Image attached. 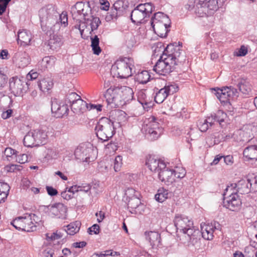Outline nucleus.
Returning <instances> with one entry per match:
<instances>
[{
  "label": "nucleus",
  "instance_id": "1",
  "mask_svg": "<svg viewBox=\"0 0 257 257\" xmlns=\"http://www.w3.org/2000/svg\"><path fill=\"white\" fill-rule=\"evenodd\" d=\"M39 17L43 31L58 32L65 29L68 25L67 14L63 12L59 14L56 7L53 4H48L39 11Z\"/></svg>",
  "mask_w": 257,
  "mask_h": 257
},
{
  "label": "nucleus",
  "instance_id": "2",
  "mask_svg": "<svg viewBox=\"0 0 257 257\" xmlns=\"http://www.w3.org/2000/svg\"><path fill=\"white\" fill-rule=\"evenodd\" d=\"M173 46L168 45L163 54L154 66L153 70L160 75H166L173 71L176 66L185 61V56L179 47L173 48L174 51L169 53V49L172 51Z\"/></svg>",
  "mask_w": 257,
  "mask_h": 257
},
{
  "label": "nucleus",
  "instance_id": "3",
  "mask_svg": "<svg viewBox=\"0 0 257 257\" xmlns=\"http://www.w3.org/2000/svg\"><path fill=\"white\" fill-rule=\"evenodd\" d=\"M104 96L108 104L112 106H118L132 100L134 97V91L130 87L122 86L107 89Z\"/></svg>",
  "mask_w": 257,
  "mask_h": 257
},
{
  "label": "nucleus",
  "instance_id": "4",
  "mask_svg": "<svg viewBox=\"0 0 257 257\" xmlns=\"http://www.w3.org/2000/svg\"><path fill=\"white\" fill-rule=\"evenodd\" d=\"M171 23L169 17L160 12L155 13L151 20V26L154 32L161 38L167 37Z\"/></svg>",
  "mask_w": 257,
  "mask_h": 257
},
{
  "label": "nucleus",
  "instance_id": "5",
  "mask_svg": "<svg viewBox=\"0 0 257 257\" xmlns=\"http://www.w3.org/2000/svg\"><path fill=\"white\" fill-rule=\"evenodd\" d=\"M132 66H133V60L131 58H120L112 65L110 73L113 77L126 78L132 75Z\"/></svg>",
  "mask_w": 257,
  "mask_h": 257
},
{
  "label": "nucleus",
  "instance_id": "6",
  "mask_svg": "<svg viewBox=\"0 0 257 257\" xmlns=\"http://www.w3.org/2000/svg\"><path fill=\"white\" fill-rule=\"evenodd\" d=\"M95 132L99 140L102 142L108 141L115 133L113 122L107 117L101 118L95 127Z\"/></svg>",
  "mask_w": 257,
  "mask_h": 257
},
{
  "label": "nucleus",
  "instance_id": "7",
  "mask_svg": "<svg viewBox=\"0 0 257 257\" xmlns=\"http://www.w3.org/2000/svg\"><path fill=\"white\" fill-rule=\"evenodd\" d=\"M142 131L149 140L154 141L158 139L163 133V128L157 121V119L152 116L145 121Z\"/></svg>",
  "mask_w": 257,
  "mask_h": 257
},
{
  "label": "nucleus",
  "instance_id": "8",
  "mask_svg": "<svg viewBox=\"0 0 257 257\" xmlns=\"http://www.w3.org/2000/svg\"><path fill=\"white\" fill-rule=\"evenodd\" d=\"M154 10L155 7L151 3L140 4L132 11L131 20L134 24L142 23L145 18L150 17Z\"/></svg>",
  "mask_w": 257,
  "mask_h": 257
},
{
  "label": "nucleus",
  "instance_id": "9",
  "mask_svg": "<svg viewBox=\"0 0 257 257\" xmlns=\"http://www.w3.org/2000/svg\"><path fill=\"white\" fill-rule=\"evenodd\" d=\"M50 33V39L45 44L49 46L50 49L54 50L60 48L63 44L64 37H68L69 31H67L66 27L58 32L49 31Z\"/></svg>",
  "mask_w": 257,
  "mask_h": 257
},
{
  "label": "nucleus",
  "instance_id": "10",
  "mask_svg": "<svg viewBox=\"0 0 257 257\" xmlns=\"http://www.w3.org/2000/svg\"><path fill=\"white\" fill-rule=\"evenodd\" d=\"M212 92L216 96L221 102H226L230 99H235L239 95L237 89L232 86H226L222 88H214L212 89Z\"/></svg>",
  "mask_w": 257,
  "mask_h": 257
},
{
  "label": "nucleus",
  "instance_id": "11",
  "mask_svg": "<svg viewBox=\"0 0 257 257\" xmlns=\"http://www.w3.org/2000/svg\"><path fill=\"white\" fill-rule=\"evenodd\" d=\"M197 7L196 13L199 17H203L211 14V11L217 10L218 2L217 0H199Z\"/></svg>",
  "mask_w": 257,
  "mask_h": 257
},
{
  "label": "nucleus",
  "instance_id": "12",
  "mask_svg": "<svg viewBox=\"0 0 257 257\" xmlns=\"http://www.w3.org/2000/svg\"><path fill=\"white\" fill-rule=\"evenodd\" d=\"M83 20V22L79 21L78 24L74 26L75 29L79 30L82 37H83V35L85 31L89 34H91L94 30L97 29L101 23L99 18L98 17L89 19V22L87 20Z\"/></svg>",
  "mask_w": 257,
  "mask_h": 257
},
{
  "label": "nucleus",
  "instance_id": "13",
  "mask_svg": "<svg viewBox=\"0 0 257 257\" xmlns=\"http://www.w3.org/2000/svg\"><path fill=\"white\" fill-rule=\"evenodd\" d=\"M223 206L232 211L238 210L241 205V201L236 192L229 191L227 195H224Z\"/></svg>",
  "mask_w": 257,
  "mask_h": 257
},
{
  "label": "nucleus",
  "instance_id": "14",
  "mask_svg": "<svg viewBox=\"0 0 257 257\" xmlns=\"http://www.w3.org/2000/svg\"><path fill=\"white\" fill-rule=\"evenodd\" d=\"M10 89L15 96H20L28 88V83L25 79L18 77H12L9 81Z\"/></svg>",
  "mask_w": 257,
  "mask_h": 257
},
{
  "label": "nucleus",
  "instance_id": "15",
  "mask_svg": "<svg viewBox=\"0 0 257 257\" xmlns=\"http://www.w3.org/2000/svg\"><path fill=\"white\" fill-rule=\"evenodd\" d=\"M201 236L202 235L200 231L198 229H195L194 226L187 230V231L183 234V237L185 238L183 241L184 243H187L189 246L191 245L198 247L200 244Z\"/></svg>",
  "mask_w": 257,
  "mask_h": 257
},
{
  "label": "nucleus",
  "instance_id": "16",
  "mask_svg": "<svg viewBox=\"0 0 257 257\" xmlns=\"http://www.w3.org/2000/svg\"><path fill=\"white\" fill-rule=\"evenodd\" d=\"M229 191H234L241 194H246L251 192L247 179H241L236 184H231L230 186H227L225 189L223 195H227Z\"/></svg>",
  "mask_w": 257,
  "mask_h": 257
},
{
  "label": "nucleus",
  "instance_id": "17",
  "mask_svg": "<svg viewBox=\"0 0 257 257\" xmlns=\"http://www.w3.org/2000/svg\"><path fill=\"white\" fill-rule=\"evenodd\" d=\"M174 221L177 231L180 230L183 234L186 232L187 230L194 227L193 221L183 215H176Z\"/></svg>",
  "mask_w": 257,
  "mask_h": 257
},
{
  "label": "nucleus",
  "instance_id": "18",
  "mask_svg": "<svg viewBox=\"0 0 257 257\" xmlns=\"http://www.w3.org/2000/svg\"><path fill=\"white\" fill-rule=\"evenodd\" d=\"M92 153L91 147L87 146L86 144H81L76 149L74 155L76 159L82 162H87Z\"/></svg>",
  "mask_w": 257,
  "mask_h": 257
},
{
  "label": "nucleus",
  "instance_id": "19",
  "mask_svg": "<svg viewBox=\"0 0 257 257\" xmlns=\"http://www.w3.org/2000/svg\"><path fill=\"white\" fill-rule=\"evenodd\" d=\"M51 111L54 116L57 118L62 117L63 115L68 114L69 111L68 104L62 105L58 103L56 99H51Z\"/></svg>",
  "mask_w": 257,
  "mask_h": 257
},
{
  "label": "nucleus",
  "instance_id": "20",
  "mask_svg": "<svg viewBox=\"0 0 257 257\" xmlns=\"http://www.w3.org/2000/svg\"><path fill=\"white\" fill-rule=\"evenodd\" d=\"M50 215L58 218L65 219L66 218L67 208L62 203H57L48 206Z\"/></svg>",
  "mask_w": 257,
  "mask_h": 257
},
{
  "label": "nucleus",
  "instance_id": "21",
  "mask_svg": "<svg viewBox=\"0 0 257 257\" xmlns=\"http://www.w3.org/2000/svg\"><path fill=\"white\" fill-rule=\"evenodd\" d=\"M158 178L162 182H164L166 185H169L170 184L175 181V178L173 175V169H170L166 167L160 170L158 172Z\"/></svg>",
  "mask_w": 257,
  "mask_h": 257
},
{
  "label": "nucleus",
  "instance_id": "22",
  "mask_svg": "<svg viewBox=\"0 0 257 257\" xmlns=\"http://www.w3.org/2000/svg\"><path fill=\"white\" fill-rule=\"evenodd\" d=\"M146 165L151 171L154 172H158L160 169L165 168V163L163 161L152 156L147 158Z\"/></svg>",
  "mask_w": 257,
  "mask_h": 257
},
{
  "label": "nucleus",
  "instance_id": "23",
  "mask_svg": "<svg viewBox=\"0 0 257 257\" xmlns=\"http://www.w3.org/2000/svg\"><path fill=\"white\" fill-rule=\"evenodd\" d=\"M13 59L19 68H24L30 62V58L28 54L25 52H18L15 54Z\"/></svg>",
  "mask_w": 257,
  "mask_h": 257
},
{
  "label": "nucleus",
  "instance_id": "24",
  "mask_svg": "<svg viewBox=\"0 0 257 257\" xmlns=\"http://www.w3.org/2000/svg\"><path fill=\"white\" fill-rule=\"evenodd\" d=\"M145 234L146 239L149 241L153 248H157L161 245V236L158 232H145Z\"/></svg>",
  "mask_w": 257,
  "mask_h": 257
},
{
  "label": "nucleus",
  "instance_id": "25",
  "mask_svg": "<svg viewBox=\"0 0 257 257\" xmlns=\"http://www.w3.org/2000/svg\"><path fill=\"white\" fill-rule=\"evenodd\" d=\"M33 134L38 146L45 144L48 139L47 131L46 128L33 130Z\"/></svg>",
  "mask_w": 257,
  "mask_h": 257
},
{
  "label": "nucleus",
  "instance_id": "26",
  "mask_svg": "<svg viewBox=\"0 0 257 257\" xmlns=\"http://www.w3.org/2000/svg\"><path fill=\"white\" fill-rule=\"evenodd\" d=\"M32 39L31 34L26 30H20L18 34V43L21 46H26L30 45Z\"/></svg>",
  "mask_w": 257,
  "mask_h": 257
},
{
  "label": "nucleus",
  "instance_id": "27",
  "mask_svg": "<svg viewBox=\"0 0 257 257\" xmlns=\"http://www.w3.org/2000/svg\"><path fill=\"white\" fill-rule=\"evenodd\" d=\"M237 86L239 91L245 96H249L252 94L251 85L246 79H240L237 84Z\"/></svg>",
  "mask_w": 257,
  "mask_h": 257
},
{
  "label": "nucleus",
  "instance_id": "28",
  "mask_svg": "<svg viewBox=\"0 0 257 257\" xmlns=\"http://www.w3.org/2000/svg\"><path fill=\"white\" fill-rule=\"evenodd\" d=\"M83 10L87 12L89 11L86 4H85L82 2H77L74 6H72L71 8V13L73 19L79 20L78 17L80 15V11Z\"/></svg>",
  "mask_w": 257,
  "mask_h": 257
},
{
  "label": "nucleus",
  "instance_id": "29",
  "mask_svg": "<svg viewBox=\"0 0 257 257\" xmlns=\"http://www.w3.org/2000/svg\"><path fill=\"white\" fill-rule=\"evenodd\" d=\"M87 103L80 97L71 105L72 110L76 114L83 113L86 110Z\"/></svg>",
  "mask_w": 257,
  "mask_h": 257
},
{
  "label": "nucleus",
  "instance_id": "30",
  "mask_svg": "<svg viewBox=\"0 0 257 257\" xmlns=\"http://www.w3.org/2000/svg\"><path fill=\"white\" fill-rule=\"evenodd\" d=\"M243 156L248 160L257 161V145L246 147L243 152Z\"/></svg>",
  "mask_w": 257,
  "mask_h": 257
},
{
  "label": "nucleus",
  "instance_id": "31",
  "mask_svg": "<svg viewBox=\"0 0 257 257\" xmlns=\"http://www.w3.org/2000/svg\"><path fill=\"white\" fill-rule=\"evenodd\" d=\"M201 234L202 237L206 240H212L213 238L214 231L212 230L211 225H201Z\"/></svg>",
  "mask_w": 257,
  "mask_h": 257
},
{
  "label": "nucleus",
  "instance_id": "32",
  "mask_svg": "<svg viewBox=\"0 0 257 257\" xmlns=\"http://www.w3.org/2000/svg\"><path fill=\"white\" fill-rule=\"evenodd\" d=\"M172 196L171 192L164 188H161L158 189L157 193L155 195L156 200L159 202H163L167 199L171 198Z\"/></svg>",
  "mask_w": 257,
  "mask_h": 257
},
{
  "label": "nucleus",
  "instance_id": "33",
  "mask_svg": "<svg viewBox=\"0 0 257 257\" xmlns=\"http://www.w3.org/2000/svg\"><path fill=\"white\" fill-rule=\"evenodd\" d=\"M53 82L51 78H44L39 81L38 83L40 90L44 92H48L51 90L53 86Z\"/></svg>",
  "mask_w": 257,
  "mask_h": 257
},
{
  "label": "nucleus",
  "instance_id": "34",
  "mask_svg": "<svg viewBox=\"0 0 257 257\" xmlns=\"http://www.w3.org/2000/svg\"><path fill=\"white\" fill-rule=\"evenodd\" d=\"M145 90H141L138 92V100L144 108L152 106V102L147 98Z\"/></svg>",
  "mask_w": 257,
  "mask_h": 257
},
{
  "label": "nucleus",
  "instance_id": "35",
  "mask_svg": "<svg viewBox=\"0 0 257 257\" xmlns=\"http://www.w3.org/2000/svg\"><path fill=\"white\" fill-rule=\"evenodd\" d=\"M24 231L32 232L36 230L37 225H34L35 223L31 220V217L28 215L23 217Z\"/></svg>",
  "mask_w": 257,
  "mask_h": 257
},
{
  "label": "nucleus",
  "instance_id": "36",
  "mask_svg": "<svg viewBox=\"0 0 257 257\" xmlns=\"http://www.w3.org/2000/svg\"><path fill=\"white\" fill-rule=\"evenodd\" d=\"M33 131L29 132L25 136L23 140L24 145L27 147H37L38 144H36L35 140Z\"/></svg>",
  "mask_w": 257,
  "mask_h": 257
},
{
  "label": "nucleus",
  "instance_id": "37",
  "mask_svg": "<svg viewBox=\"0 0 257 257\" xmlns=\"http://www.w3.org/2000/svg\"><path fill=\"white\" fill-rule=\"evenodd\" d=\"M91 40V46L93 53L97 55H98L101 52V49L99 46V39L97 35H95L94 37H90Z\"/></svg>",
  "mask_w": 257,
  "mask_h": 257
},
{
  "label": "nucleus",
  "instance_id": "38",
  "mask_svg": "<svg viewBox=\"0 0 257 257\" xmlns=\"http://www.w3.org/2000/svg\"><path fill=\"white\" fill-rule=\"evenodd\" d=\"M151 76L148 71L139 72L136 76L137 81L141 84H146L150 79Z\"/></svg>",
  "mask_w": 257,
  "mask_h": 257
},
{
  "label": "nucleus",
  "instance_id": "39",
  "mask_svg": "<svg viewBox=\"0 0 257 257\" xmlns=\"http://www.w3.org/2000/svg\"><path fill=\"white\" fill-rule=\"evenodd\" d=\"M81 222L79 221H76L71 223L67 226V233L68 234L73 235L78 232L80 229Z\"/></svg>",
  "mask_w": 257,
  "mask_h": 257
},
{
  "label": "nucleus",
  "instance_id": "40",
  "mask_svg": "<svg viewBox=\"0 0 257 257\" xmlns=\"http://www.w3.org/2000/svg\"><path fill=\"white\" fill-rule=\"evenodd\" d=\"M168 94L164 87L156 91V95L154 97V100L157 103H162L167 97Z\"/></svg>",
  "mask_w": 257,
  "mask_h": 257
},
{
  "label": "nucleus",
  "instance_id": "41",
  "mask_svg": "<svg viewBox=\"0 0 257 257\" xmlns=\"http://www.w3.org/2000/svg\"><path fill=\"white\" fill-rule=\"evenodd\" d=\"M124 14L122 13H119L117 10H116L114 8L111 9L110 12H108L105 17V20L106 21H116L118 17L123 16Z\"/></svg>",
  "mask_w": 257,
  "mask_h": 257
},
{
  "label": "nucleus",
  "instance_id": "42",
  "mask_svg": "<svg viewBox=\"0 0 257 257\" xmlns=\"http://www.w3.org/2000/svg\"><path fill=\"white\" fill-rule=\"evenodd\" d=\"M141 204V200L137 196H132L128 199L127 206L128 208L132 209L130 212L133 213V211H135V209L137 208Z\"/></svg>",
  "mask_w": 257,
  "mask_h": 257
},
{
  "label": "nucleus",
  "instance_id": "43",
  "mask_svg": "<svg viewBox=\"0 0 257 257\" xmlns=\"http://www.w3.org/2000/svg\"><path fill=\"white\" fill-rule=\"evenodd\" d=\"M113 7L117 10L119 13L124 14L128 7L127 2H125L124 0H118L114 3Z\"/></svg>",
  "mask_w": 257,
  "mask_h": 257
},
{
  "label": "nucleus",
  "instance_id": "44",
  "mask_svg": "<svg viewBox=\"0 0 257 257\" xmlns=\"http://www.w3.org/2000/svg\"><path fill=\"white\" fill-rule=\"evenodd\" d=\"M247 181L248 182L251 192L257 191V176L253 174L247 176Z\"/></svg>",
  "mask_w": 257,
  "mask_h": 257
},
{
  "label": "nucleus",
  "instance_id": "45",
  "mask_svg": "<svg viewBox=\"0 0 257 257\" xmlns=\"http://www.w3.org/2000/svg\"><path fill=\"white\" fill-rule=\"evenodd\" d=\"M81 97L76 93L74 92H69L66 95L65 98V103L67 104L69 103L71 106Z\"/></svg>",
  "mask_w": 257,
  "mask_h": 257
},
{
  "label": "nucleus",
  "instance_id": "46",
  "mask_svg": "<svg viewBox=\"0 0 257 257\" xmlns=\"http://www.w3.org/2000/svg\"><path fill=\"white\" fill-rule=\"evenodd\" d=\"M86 5H87V8L89 10V11H88V12L85 11L84 10H83L82 11H80L79 16H82L83 20H87V21H88V22H89L90 21H89V19H91L92 18H95L96 17H94L92 15L91 8L90 7L89 2H88L86 3Z\"/></svg>",
  "mask_w": 257,
  "mask_h": 257
},
{
  "label": "nucleus",
  "instance_id": "47",
  "mask_svg": "<svg viewBox=\"0 0 257 257\" xmlns=\"http://www.w3.org/2000/svg\"><path fill=\"white\" fill-rule=\"evenodd\" d=\"M213 115L216 122L220 124L224 121L227 116L226 114L221 110H218L216 113H213Z\"/></svg>",
  "mask_w": 257,
  "mask_h": 257
},
{
  "label": "nucleus",
  "instance_id": "48",
  "mask_svg": "<svg viewBox=\"0 0 257 257\" xmlns=\"http://www.w3.org/2000/svg\"><path fill=\"white\" fill-rule=\"evenodd\" d=\"M55 58L53 56H47L43 58L42 65L46 68L51 67L54 65Z\"/></svg>",
  "mask_w": 257,
  "mask_h": 257
},
{
  "label": "nucleus",
  "instance_id": "49",
  "mask_svg": "<svg viewBox=\"0 0 257 257\" xmlns=\"http://www.w3.org/2000/svg\"><path fill=\"white\" fill-rule=\"evenodd\" d=\"M11 223L17 229L24 231L23 217H19L16 218Z\"/></svg>",
  "mask_w": 257,
  "mask_h": 257
},
{
  "label": "nucleus",
  "instance_id": "50",
  "mask_svg": "<svg viewBox=\"0 0 257 257\" xmlns=\"http://www.w3.org/2000/svg\"><path fill=\"white\" fill-rule=\"evenodd\" d=\"M112 114L114 115L116 118L115 119L120 123L121 121L125 120V113L122 110H115L112 112Z\"/></svg>",
  "mask_w": 257,
  "mask_h": 257
},
{
  "label": "nucleus",
  "instance_id": "51",
  "mask_svg": "<svg viewBox=\"0 0 257 257\" xmlns=\"http://www.w3.org/2000/svg\"><path fill=\"white\" fill-rule=\"evenodd\" d=\"M164 87L166 90L168 95L173 94L178 90V87L175 83L169 84L167 85H166Z\"/></svg>",
  "mask_w": 257,
  "mask_h": 257
},
{
  "label": "nucleus",
  "instance_id": "52",
  "mask_svg": "<svg viewBox=\"0 0 257 257\" xmlns=\"http://www.w3.org/2000/svg\"><path fill=\"white\" fill-rule=\"evenodd\" d=\"M186 173V170L183 168H176L175 170H173L174 178H183L185 177Z\"/></svg>",
  "mask_w": 257,
  "mask_h": 257
},
{
  "label": "nucleus",
  "instance_id": "53",
  "mask_svg": "<svg viewBox=\"0 0 257 257\" xmlns=\"http://www.w3.org/2000/svg\"><path fill=\"white\" fill-rule=\"evenodd\" d=\"M113 163L114 171L115 172L119 171L122 164V157L119 155L116 156L115 159L113 161Z\"/></svg>",
  "mask_w": 257,
  "mask_h": 257
},
{
  "label": "nucleus",
  "instance_id": "54",
  "mask_svg": "<svg viewBox=\"0 0 257 257\" xmlns=\"http://www.w3.org/2000/svg\"><path fill=\"white\" fill-rule=\"evenodd\" d=\"M18 153V152L17 151L11 148H6L4 152L5 155L6 156L7 160L9 161H11L9 158L13 157V156H15V158L17 157Z\"/></svg>",
  "mask_w": 257,
  "mask_h": 257
},
{
  "label": "nucleus",
  "instance_id": "55",
  "mask_svg": "<svg viewBox=\"0 0 257 257\" xmlns=\"http://www.w3.org/2000/svg\"><path fill=\"white\" fill-rule=\"evenodd\" d=\"M8 77L2 68H0V89L4 87L7 83Z\"/></svg>",
  "mask_w": 257,
  "mask_h": 257
},
{
  "label": "nucleus",
  "instance_id": "56",
  "mask_svg": "<svg viewBox=\"0 0 257 257\" xmlns=\"http://www.w3.org/2000/svg\"><path fill=\"white\" fill-rule=\"evenodd\" d=\"M100 227L97 224H94L88 229V232L90 234L93 233L95 234H98L99 233Z\"/></svg>",
  "mask_w": 257,
  "mask_h": 257
},
{
  "label": "nucleus",
  "instance_id": "57",
  "mask_svg": "<svg viewBox=\"0 0 257 257\" xmlns=\"http://www.w3.org/2000/svg\"><path fill=\"white\" fill-rule=\"evenodd\" d=\"M247 53V48L242 45L240 47V48L238 49V50L236 52H235L234 55L237 56H244Z\"/></svg>",
  "mask_w": 257,
  "mask_h": 257
},
{
  "label": "nucleus",
  "instance_id": "58",
  "mask_svg": "<svg viewBox=\"0 0 257 257\" xmlns=\"http://www.w3.org/2000/svg\"><path fill=\"white\" fill-rule=\"evenodd\" d=\"M16 161L20 164H24L28 161V156L26 154H23L20 155L17 154Z\"/></svg>",
  "mask_w": 257,
  "mask_h": 257
},
{
  "label": "nucleus",
  "instance_id": "59",
  "mask_svg": "<svg viewBox=\"0 0 257 257\" xmlns=\"http://www.w3.org/2000/svg\"><path fill=\"white\" fill-rule=\"evenodd\" d=\"M10 186L6 183L0 182V193L9 194Z\"/></svg>",
  "mask_w": 257,
  "mask_h": 257
},
{
  "label": "nucleus",
  "instance_id": "60",
  "mask_svg": "<svg viewBox=\"0 0 257 257\" xmlns=\"http://www.w3.org/2000/svg\"><path fill=\"white\" fill-rule=\"evenodd\" d=\"M102 105L101 104H94L91 103H87L86 110H91L96 109L97 111H100L102 110Z\"/></svg>",
  "mask_w": 257,
  "mask_h": 257
},
{
  "label": "nucleus",
  "instance_id": "61",
  "mask_svg": "<svg viewBox=\"0 0 257 257\" xmlns=\"http://www.w3.org/2000/svg\"><path fill=\"white\" fill-rule=\"evenodd\" d=\"M39 75V74L33 70H31L26 76V78L28 80H32L36 79Z\"/></svg>",
  "mask_w": 257,
  "mask_h": 257
},
{
  "label": "nucleus",
  "instance_id": "62",
  "mask_svg": "<svg viewBox=\"0 0 257 257\" xmlns=\"http://www.w3.org/2000/svg\"><path fill=\"white\" fill-rule=\"evenodd\" d=\"M4 170L5 171L8 172V173H12L15 172L17 171L16 168V164H10L6 165L4 167Z\"/></svg>",
  "mask_w": 257,
  "mask_h": 257
},
{
  "label": "nucleus",
  "instance_id": "63",
  "mask_svg": "<svg viewBox=\"0 0 257 257\" xmlns=\"http://www.w3.org/2000/svg\"><path fill=\"white\" fill-rule=\"evenodd\" d=\"M46 189L48 195L51 196H55L58 194L57 190L52 186H47Z\"/></svg>",
  "mask_w": 257,
  "mask_h": 257
},
{
  "label": "nucleus",
  "instance_id": "64",
  "mask_svg": "<svg viewBox=\"0 0 257 257\" xmlns=\"http://www.w3.org/2000/svg\"><path fill=\"white\" fill-rule=\"evenodd\" d=\"M223 158L224 159V163L227 165L229 166H231L233 163V158L231 155H227L226 156L223 157Z\"/></svg>",
  "mask_w": 257,
  "mask_h": 257
}]
</instances>
